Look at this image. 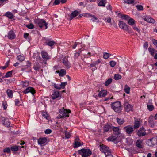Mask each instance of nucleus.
Segmentation results:
<instances>
[{
  "mask_svg": "<svg viewBox=\"0 0 157 157\" xmlns=\"http://www.w3.org/2000/svg\"><path fill=\"white\" fill-rule=\"evenodd\" d=\"M130 88L127 85L125 86L124 91L127 94H129L130 93Z\"/></svg>",
  "mask_w": 157,
  "mask_h": 157,
  "instance_id": "a19ab883",
  "label": "nucleus"
},
{
  "mask_svg": "<svg viewBox=\"0 0 157 157\" xmlns=\"http://www.w3.org/2000/svg\"><path fill=\"white\" fill-rule=\"evenodd\" d=\"M2 120L3 121V124L6 127L8 128L12 127V125H10V123L8 119L2 117Z\"/></svg>",
  "mask_w": 157,
  "mask_h": 157,
  "instance_id": "1a4fd4ad",
  "label": "nucleus"
},
{
  "mask_svg": "<svg viewBox=\"0 0 157 157\" xmlns=\"http://www.w3.org/2000/svg\"><path fill=\"white\" fill-rule=\"evenodd\" d=\"M19 147H20L18 146H13L11 147L10 148V149L12 151H16L18 150Z\"/></svg>",
  "mask_w": 157,
  "mask_h": 157,
  "instance_id": "7c9ffc66",
  "label": "nucleus"
},
{
  "mask_svg": "<svg viewBox=\"0 0 157 157\" xmlns=\"http://www.w3.org/2000/svg\"><path fill=\"white\" fill-rule=\"evenodd\" d=\"M135 23V20L132 18H130L128 20V23L130 25H134Z\"/></svg>",
  "mask_w": 157,
  "mask_h": 157,
  "instance_id": "c85d7f7f",
  "label": "nucleus"
},
{
  "mask_svg": "<svg viewBox=\"0 0 157 157\" xmlns=\"http://www.w3.org/2000/svg\"><path fill=\"white\" fill-rule=\"evenodd\" d=\"M148 49L150 53L152 56H154L155 53L157 52V50L155 49L151 48V47H149Z\"/></svg>",
  "mask_w": 157,
  "mask_h": 157,
  "instance_id": "bb28decb",
  "label": "nucleus"
},
{
  "mask_svg": "<svg viewBox=\"0 0 157 157\" xmlns=\"http://www.w3.org/2000/svg\"><path fill=\"white\" fill-rule=\"evenodd\" d=\"M5 15L10 19H12L14 17L12 13L9 12L6 13Z\"/></svg>",
  "mask_w": 157,
  "mask_h": 157,
  "instance_id": "473e14b6",
  "label": "nucleus"
},
{
  "mask_svg": "<svg viewBox=\"0 0 157 157\" xmlns=\"http://www.w3.org/2000/svg\"><path fill=\"white\" fill-rule=\"evenodd\" d=\"M117 121L118 124L120 125H121L123 124L124 122L125 121L123 119H121L117 117L116 119Z\"/></svg>",
  "mask_w": 157,
  "mask_h": 157,
  "instance_id": "cd10ccee",
  "label": "nucleus"
},
{
  "mask_svg": "<svg viewBox=\"0 0 157 157\" xmlns=\"http://www.w3.org/2000/svg\"><path fill=\"white\" fill-rule=\"evenodd\" d=\"M111 55L109 53L105 52L103 53V58L105 59H107Z\"/></svg>",
  "mask_w": 157,
  "mask_h": 157,
  "instance_id": "c03bdc74",
  "label": "nucleus"
},
{
  "mask_svg": "<svg viewBox=\"0 0 157 157\" xmlns=\"http://www.w3.org/2000/svg\"><path fill=\"white\" fill-rule=\"evenodd\" d=\"M113 109L116 112L120 113L121 110L120 102L117 101L111 104Z\"/></svg>",
  "mask_w": 157,
  "mask_h": 157,
  "instance_id": "20e7f679",
  "label": "nucleus"
},
{
  "mask_svg": "<svg viewBox=\"0 0 157 157\" xmlns=\"http://www.w3.org/2000/svg\"><path fill=\"white\" fill-rule=\"evenodd\" d=\"M148 145L150 146H153L154 145V144L153 142V138L150 139L148 141Z\"/></svg>",
  "mask_w": 157,
  "mask_h": 157,
  "instance_id": "58836bf2",
  "label": "nucleus"
},
{
  "mask_svg": "<svg viewBox=\"0 0 157 157\" xmlns=\"http://www.w3.org/2000/svg\"><path fill=\"white\" fill-rule=\"evenodd\" d=\"M124 129L125 130L126 132L128 134H131L134 131L133 128L132 126L128 125L124 128Z\"/></svg>",
  "mask_w": 157,
  "mask_h": 157,
  "instance_id": "6e6552de",
  "label": "nucleus"
},
{
  "mask_svg": "<svg viewBox=\"0 0 157 157\" xmlns=\"http://www.w3.org/2000/svg\"><path fill=\"white\" fill-rule=\"evenodd\" d=\"M62 63L64 65L65 68L68 69L71 67V64L69 62L68 59L66 57H64L62 59Z\"/></svg>",
  "mask_w": 157,
  "mask_h": 157,
  "instance_id": "0eeeda50",
  "label": "nucleus"
},
{
  "mask_svg": "<svg viewBox=\"0 0 157 157\" xmlns=\"http://www.w3.org/2000/svg\"><path fill=\"white\" fill-rule=\"evenodd\" d=\"M152 41L153 44L155 46H157V40H156L155 39H153L152 40Z\"/></svg>",
  "mask_w": 157,
  "mask_h": 157,
  "instance_id": "774afa93",
  "label": "nucleus"
},
{
  "mask_svg": "<svg viewBox=\"0 0 157 157\" xmlns=\"http://www.w3.org/2000/svg\"><path fill=\"white\" fill-rule=\"evenodd\" d=\"M148 109L150 111L153 110L154 109V107L153 105L150 104V103H148L147 105Z\"/></svg>",
  "mask_w": 157,
  "mask_h": 157,
  "instance_id": "ea45409f",
  "label": "nucleus"
},
{
  "mask_svg": "<svg viewBox=\"0 0 157 157\" xmlns=\"http://www.w3.org/2000/svg\"><path fill=\"white\" fill-rule=\"evenodd\" d=\"M137 134L139 137L143 136L147 134L146 130L144 128L142 127L138 130Z\"/></svg>",
  "mask_w": 157,
  "mask_h": 157,
  "instance_id": "423d86ee",
  "label": "nucleus"
},
{
  "mask_svg": "<svg viewBox=\"0 0 157 157\" xmlns=\"http://www.w3.org/2000/svg\"><path fill=\"white\" fill-rule=\"evenodd\" d=\"M78 152L82 157H89L92 154V151L89 149H82L78 150Z\"/></svg>",
  "mask_w": 157,
  "mask_h": 157,
  "instance_id": "f03ea898",
  "label": "nucleus"
},
{
  "mask_svg": "<svg viewBox=\"0 0 157 157\" xmlns=\"http://www.w3.org/2000/svg\"><path fill=\"white\" fill-rule=\"evenodd\" d=\"M12 72L13 71H11L8 72L5 75V77L8 78L9 77H11L12 75Z\"/></svg>",
  "mask_w": 157,
  "mask_h": 157,
  "instance_id": "09e8293b",
  "label": "nucleus"
},
{
  "mask_svg": "<svg viewBox=\"0 0 157 157\" xmlns=\"http://www.w3.org/2000/svg\"><path fill=\"white\" fill-rule=\"evenodd\" d=\"M25 59L24 57L22 56L19 55L17 57V59L21 62L24 61Z\"/></svg>",
  "mask_w": 157,
  "mask_h": 157,
  "instance_id": "4c0bfd02",
  "label": "nucleus"
},
{
  "mask_svg": "<svg viewBox=\"0 0 157 157\" xmlns=\"http://www.w3.org/2000/svg\"><path fill=\"white\" fill-rule=\"evenodd\" d=\"M40 67L41 66L38 62H36L34 64L33 68L35 70L37 71L39 70L40 68Z\"/></svg>",
  "mask_w": 157,
  "mask_h": 157,
  "instance_id": "393cba45",
  "label": "nucleus"
},
{
  "mask_svg": "<svg viewBox=\"0 0 157 157\" xmlns=\"http://www.w3.org/2000/svg\"><path fill=\"white\" fill-rule=\"evenodd\" d=\"M29 92H30L33 95L36 92L35 90L32 87H28L25 90L23 93L24 94H27Z\"/></svg>",
  "mask_w": 157,
  "mask_h": 157,
  "instance_id": "9d476101",
  "label": "nucleus"
},
{
  "mask_svg": "<svg viewBox=\"0 0 157 157\" xmlns=\"http://www.w3.org/2000/svg\"><path fill=\"white\" fill-rule=\"evenodd\" d=\"M57 73L59 74L60 76H63L66 74V71L64 69H61L60 71H57Z\"/></svg>",
  "mask_w": 157,
  "mask_h": 157,
  "instance_id": "a878e982",
  "label": "nucleus"
},
{
  "mask_svg": "<svg viewBox=\"0 0 157 157\" xmlns=\"http://www.w3.org/2000/svg\"><path fill=\"white\" fill-rule=\"evenodd\" d=\"M107 91L106 90H103L99 92L98 94V97L101 98L105 96L107 94Z\"/></svg>",
  "mask_w": 157,
  "mask_h": 157,
  "instance_id": "4468645a",
  "label": "nucleus"
},
{
  "mask_svg": "<svg viewBox=\"0 0 157 157\" xmlns=\"http://www.w3.org/2000/svg\"><path fill=\"white\" fill-rule=\"evenodd\" d=\"M59 95V94L58 91L54 92L52 95V98L54 99L57 98Z\"/></svg>",
  "mask_w": 157,
  "mask_h": 157,
  "instance_id": "b1692460",
  "label": "nucleus"
},
{
  "mask_svg": "<svg viewBox=\"0 0 157 157\" xmlns=\"http://www.w3.org/2000/svg\"><path fill=\"white\" fill-rule=\"evenodd\" d=\"M26 27L30 29H33L34 28V25L32 23L26 25Z\"/></svg>",
  "mask_w": 157,
  "mask_h": 157,
  "instance_id": "864d4df0",
  "label": "nucleus"
},
{
  "mask_svg": "<svg viewBox=\"0 0 157 157\" xmlns=\"http://www.w3.org/2000/svg\"><path fill=\"white\" fill-rule=\"evenodd\" d=\"M10 148L9 147H6L3 150V151L5 153H7L8 154H10L11 152Z\"/></svg>",
  "mask_w": 157,
  "mask_h": 157,
  "instance_id": "49530a36",
  "label": "nucleus"
},
{
  "mask_svg": "<svg viewBox=\"0 0 157 157\" xmlns=\"http://www.w3.org/2000/svg\"><path fill=\"white\" fill-rule=\"evenodd\" d=\"M106 0H102L98 4L99 6H105Z\"/></svg>",
  "mask_w": 157,
  "mask_h": 157,
  "instance_id": "c9c22d12",
  "label": "nucleus"
},
{
  "mask_svg": "<svg viewBox=\"0 0 157 157\" xmlns=\"http://www.w3.org/2000/svg\"><path fill=\"white\" fill-rule=\"evenodd\" d=\"M112 126L109 124H105L103 128V131L104 132L108 131L109 130L112 129Z\"/></svg>",
  "mask_w": 157,
  "mask_h": 157,
  "instance_id": "dca6fc26",
  "label": "nucleus"
},
{
  "mask_svg": "<svg viewBox=\"0 0 157 157\" xmlns=\"http://www.w3.org/2000/svg\"><path fill=\"white\" fill-rule=\"evenodd\" d=\"M55 42L54 41H51L48 42H45L46 44L50 46H52L55 44Z\"/></svg>",
  "mask_w": 157,
  "mask_h": 157,
  "instance_id": "f704fd0d",
  "label": "nucleus"
},
{
  "mask_svg": "<svg viewBox=\"0 0 157 157\" xmlns=\"http://www.w3.org/2000/svg\"><path fill=\"white\" fill-rule=\"evenodd\" d=\"M42 58L44 60H47L49 59V57L47 53L44 51H42L41 52Z\"/></svg>",
  "mask_w": 157,
  "mask_h": 157,
  "instance_id": "6ab92c4d",
  "label": "nucleus"
},
{
  "mask_svg": "<svg viewBox=\"0 0 157 157\" xmlns=\"http://www.w3.org/2000/svg\"><path fill=\"white\" fill-rule=\"evenodd\" d=\"M42 116L46 119L48 120V119L49 116L48 114L47 113L45 112L43 113L42 114Z\"/></svg>",
  "mask_w": 157,
  "mask_h": 157,
  "instance_id": "bf43d9fd",
  "label": "nucleus"
},
{
  "mask_svg": "<svg viewBox=\"0 0 157 157\" xmlns=\"http://www.w3.org/2000/svg\"><path fill=\"white\" fill-rule=\"evenodd\" d=\"M79 14L77 10H75L72 12L70 15V20H71L73 18L77 16Z\"/></svg>",
  "mask_w": 157,
  "mask_h": 157,
  "instance_id": "aec40b11",
  "label": "nucleus"
},
{
  "mask_svg": "<svg viewBox=\"0 0 157 157\" xmlns=\"http://www.w3.org/2000/svg\"><path fill=\"white\" fill-rule=\"evenodd\" d=\"M6 93L9 98H12L13 97V92L11 90L8 89L6 91Z\"/></svg>",
  "mask_w": 157,
  "mask_h": 157,
  "instance_id": "72a5a7b5",
  "label": "nucleus"
},
{
  "mask_svg": "<svg viewBox=\"0 0 157 157\" xmlns=\"http://www.w3.org/2000/svg\"><path fill=\"white\" fill-rule=\"evenodd\" d=\"M92 14L89 13H85L83 14V16L86 17H91Z\"/></svg>",
  "mask_w": 157,
  "mask_h": 157,
  "instance_id": "e2e57ef3",
  "label": "nucleus"
},
{
  "mask_svg": "<svg viewBox=\"0 0 157 157\" xmlns=\"http://www.w3.org/2000/svg\"><path fill=\"white\" fill-rule=\"evenodd\" d=\"M121 78V76L119 74H115L114 76V79L116 80H118Z\"/></svg>",
  "mask_w": 157,
  "mask_h": 157,
  "instance_id": "79ce46f5",
  "label": "nucleus"
},
{
  "mask_svg": "<svg viewBox=\"0 0 157 157\" xmlns=\"http://www.w3.org/2000/svg\"><path fill=\"white\" fill-rule=\"evenodd\" d=\"M124 108L126 111L129 112L130 111H132V106L128 102H126L124 104Z\"/></svg>",
  "mask_w": 157,
  "mask_h": 157,
  "instance_id": "f8f14e48",
  "label": "nucleus"
},
{
  "mask_svg": "<svg viewBox=\"0 0 157 157\" xmlns=\"http://www.w3.org/2000/svg\"><path fill=\"white\" fill-rule=\"evenodd\" d=\"M105 21L108 22V23H110L111 22V19L109 17H108L107 18H105Z\"/></svg>",
  "mask_w": 157,
  "mask_h": 157,
  "instance_id": "0e129e2a",
  "label": "nucleus"
},
{
  "mask_svg": "<svg viewBox=\"0 0 157 157\" xmlns=\"http://www.w3.org/2000/svg\"><path fill=\"white\" fill-rule=\"evenodd\" d=\"M116 64V63L115 61H111L110 62V65L111 67H114L115 66Z\"/></svg>",
  "mask_w": 157,
  "mask_h": 157,
  "instance_id": "6e6d98bb",
  "label": "nucleus"
},
{
  "mask_svg": "<svg viewBox=\"0 0 157 157\" xmlns=\"http://www.w3.org/2000/svg\"><path fill=\"white\" fill-rule=\"evenodd\" d=\"M124 1L126 3L130 4L134 3V0H124Z\"/></svg>",
  "mask_w": 157,
  "mask_h": 157,
  "instance_id": "603ef678",
  "label": "nucleus"
},
{
  "mask_svg": "<svg viewBox=\"0 0 157 157\" xmlns=\"http://www.w3.org/2000/svg\"><path fill=\"white\" fill-rule=\"evenodd\" d=\"M59 112L60 114L57 117L58 118L68 117L69 113H71V111L69 110L65 109L64 107H63L62 109H59Z\"/></svg>",
  "mask_w": 157,
  "mask_h": 157,
  "instance_id": "7ed1b4c3",
  "label": "nucleus"
},
{
  "mask_svg": "<svg viewBox=\"0 0 157 157\" xmlns=\"http://www.w3.org/2000/svg\"><path fill=\"white\" fill-rule=\"evenodd\" d=\"M8 37L10 40H13L15 38V35L14 32L13 31H10L9 32Z\"/></svg>",
  "mask_w": 157,
  "mask_h": 157,
  "instance_id": "2eb2a0df",
  "label": "nucleus"
},
{
  "mask_svg": "<svg viewBox=\"0 0 157 157\" xmlns=\"http://www.w3.org/2000/svg\"><path fill=\"white\" fill-rule=\"evenodd\" d=\"M34 22L37 26H39L41 28H44V29L47 28V24L43 19H35Z\"/></svg>",
  "mask_w": 157,
  "mask_h": 157,
  "instance_id": "f257e3e1",
  "label": "nucleus"
},
{
  "mask_svg": "<svg viewBox=\"0 0 157 157\" xmlns=\"http://www.w3.org/2000/svg\"><path fill=\"white\" fill-rule=\"evenodd\" d=\"M133 29L136 30L138 33H140V30H139V29L136 26V25H133Z\"/></svg>",
  "mask_w": 157,
  "mask_h": 157,
  "instance_id": "4d7b16f0",
  "label": "nucleus"
},
{
  "mask_svg": "<svg viewBox=\"0 0 157 157\" xmlns=\"http://www.w3.org/2000/svg\"><path fill=\"white\" fill-rule=\"evenodd\" d=\"M22 82V83L23 87H26L29 85V82H28L23 81Z\"/></svg>",
  "mask_w": 157,
  "mask_h": 157,
  "instance_id": "3c124183",
  "label": "nucleus"
},
{
  "mask_svg": "<svg viewBox=\"0 0 157 157\" xmlns=\"http://www.w3.org/2000/svg\"><path fill=\"white\" fill-rule=\"evenodd\" d=\"M121 17L122 19L126 20H128L130 18L128 15L125 14L121 15Z\"/></svg>",
  "mask_w": 157,
  "mask_h": 157,
  "instance_id": "37998d69",
  "label": "nucleus"
},
{
  "mask_svg": "<svg viewBox=\"0 0 157 157\" xmlns=\"http://www.w3.org/2000/svg\"><path fill=\"white\" fill-rule=\"evenodd\" d=\"M52 132V131L50 129H48L45 131V133L46 134H49L50 133Z\"/></svg>",
  "mask_w": 157,
  "mask_h": 157,
  "instance_id": "69168bd1",
  "label": "nucleus"
},
{
  "mask_svg": "<svg viewBox=\"0 0 157 157\" xmlns=\"http://www.w3.org/2000/svg\"><path fill=\"white\" fill-rule=\"evenodd\" d=\"M74 147L76 148L80 146L81 145V144L78 141H75L74 144Z\"/></svg>",
  "mask_w": 157,
  "mask_h": 157,
  "instance_id": "e433bc0d",
  "label": "nucleus"
},
{
  "mask_svg": "<svg viewBox=\"0 0 157 157\" xmlns=\"http://www.w3.org/2000/svg\"><path fill=\"white\" fill-rule=\"evenodd\" d=\"M140 123L138 121H135L134 122V124L133 128L134 129H137L140 126Z\"/></svg>",
  "mask_w": 157,
  "mask_h": 157,
  "instance_id": "c756f323",
  "label": "nucleus"
},
{
  "mask_svg": "<svg viewBox=\"0 0 157 157\" xmlns=\"http://www.w3.org/2000/svg\"><path fill=\"white\" fill-rule=\"evenodd\" d=\"M91 17H92V18L91 19V20L93 22H95L96 21H97V22H98L99 21V20L95 16L92 15Z\"/></svg>",
  "mask_w": 157,
  "mask_h": 157,
  "instance_id": "a18cd8bd",
  "label": "nucleus"
},
{
  "mask_svg": "<svg viewBox=\"0 0 157 157\" xmlns=\"http://www.w3.org/2000/svg\"><path fill=\"white\" fill-rule=\"evenodd\" d=\"M67 84V82H62L61 83L60 86H61V88L62 87L63 88H64L65 86Z\"/></svg>",
  "mask_w": 157,
  "mask_h": 157,
  "instance_id": "680f3d73",
  "label": "nucleus"
},
{
  "mask_svg": "<svg viewBox=\"0 0 157 157\" xmlns=\"http://www.w3.org/2000/svg\"><path fill=\"white\" fill-rule=\"evenodd\" d=\"M47 141V139L45 138H40L38 140L39 144L42 145Z\"/></svg>",
  "mask_w": 157,
  "mask_h": 157,
  "instance_id": "4be33fe9",
  "label": "nucleus"
},
{
  "mask_svg": "<svg viewBox=\"0 0 157 157\" xmlns=\"http://www.w3.org/2000/svg\"><path fill=\"white\" fill-rule=\"evenodd\" d=\"M2 105L4 109L6 110L7 106V104L6 101H3L2 102Z\"/></svg>",
  "mask_w": 157,
  "mask_h": 157,
  "instance_id": "de8ad7c7",
  "label": "nucleus"
},
{
  "mask_svg": "<svg viewBox=\"0 0 157 157\" xmlns=\"http://www.w3.org/2000/svg\"><path fill=\"white\" fill-rule=\"evenodd\" d=\"M114 133L116 135H118L120 134V129L118 127L112 126V129Z\"/></svg>",
  "mask_w": 157,
  "mask_h": 157,
  "instance_id": "f3484780",
  "label": "nucleus"
},
{
  "mask_svg": "<svg viewBox=\"0 0 157 157\" xmlns=\"http://www.w3.org/2000/svg\"><path fill=\"white\" fill-rule=\"evenodd\" d=\"M87 55H89V56H87V55H84V58H82V59L83 60L84 62L86 63H88L89 62V61L88 60L87 58H90V57L91 56H92L91 54L89 52H88L87 53Z\"/></svg>",
  "mask_w": 157,
  "mask_h": 157,
  "instance_id": "a211bd4d",
  "label": "nucleus"
},
{
  "mask_svg": "<svg viewBox=\"0 0 157 157\" xmlns=\"http://www.w3.org/2000/svg\"><path fill=\"white\" fill-rule=\"evenodd\" d=\"M144 19V21L148 23L153 24L155 22V20L149 16H146Z\"/></svg>",
  "mask_w": 157,
  "mask_h": 157,
  "instance_id": "ddd939ff",
  "label": "nucleus"
},
{
  "mask_svg": "<svg viewBox=\"0 0 157 157\" xmlns=\"http://www.w3.org/2000/svg\"><path fill=\"white\" fill-rule=\"evenodd\" d=\"M119 25L121 29L124 30H127L128 29V27L126 24L122 21L119 22Z\"/></svg>",
  "mask_w": 157,
  "mask_h": 157,
  "instance_id": "9b49d317",
  "label": "nucleus"
},
{
  "mask_svg": "<svg viewBox=\"0 0 157 157\" xmlns=\"http://www.w3.org/2000/svg\"><path fill=\"white\" fill-rule=\"evenodd\" d=\"M153 118V116H150L148 121L149 125L152 127H154L155 125V123L154 122V121H153V120H151V119H152Z\"/></svg>",
  "mask_w": 157,
  "mask_h": 157,
  "instance_id": "412c9836",
  "label": "nucleus"
},
{
  "mask_svg": "<svg viewBox=\"0 0 157 157\" xmlns=\"http://www.w3.org/2000/svg\"><path fill=\"white\" fill-rule=\"evenodd\" d=\"M142 140L140 139L138 140L136 142V145L137 147L139 148H142L143 147V146L142 144Z\"/></svg>",
  "mask_w": 157,
  "mask_h": 157,
  "instance_id": "5701e85b",
  "label": "nucleus"
},
{
  "mask_svg": "<svg viewBox=\"0 0 157 157\" xmlns=\"http://www.w3.org/2000/svg\"><path fill=\"white\" fill-rule=\"evenodd\" d=\"M100 150L101 152L105 153V155H106V154L108 153L109 154V152H111L109 151V148L103 144L100 145Z\"/></svg>",
  "mask_w": 157,
  "mask_h": 157,
  "instance_id": "39448f33",
  "label": "nucleus"
},
{
  "mask_svg": "<svg viewBox=\"0 0 157 157\" xmlns=\"http://www.w3.org/2000/svg\"><path fill=\"white\" fill-rule=\"evenodd\" d=\"M117 137L114 136H111L109 137L107 140L109 141H116Z\"/></svg>",
  "mask_w": 157,
  "mask_h": 157,
  "instance_id": "2f4dec72",
  "label": "nucleus"
},
{
  "mask_svg": "<svg viewBox=\"0 0 157 157\" xmlns=\"http://www.w3.org/2000/svg\"><path fill=\"white\" fill-rule=\"evenodd\" d=\"M53 86H54L55 88L58 89H60L61 88V86L60 85H58L55 83H54Z\"/></svg>",
  "mask_w": 157,
  "mask_h": 157,
  "instance_id": "13d9d810",
  "label": "nucleus"
},
{
  "mask_svg": "<svg viewBox=\"0 0 157 157\" xmlns=\"http://www.w3.org/2000/svg\"><path fill=\"white\" fill-rule=\"evenodd\" d=\"M65 136L67 138H69L70 137L71 135L70 133L67 132V131H65Z\"/></svg>",
  "mask_w": 157,
  "mask_h": 157,
  "instance_id": "052dcab7",
  "label": "nucleus"
},
{
  "mask_svg": "<svg viewBox=\"0 0 157 157\" xmlns=\"http://www.w3.org/2000/svg\"><path fill=\"white\" fill-rule=\"evenodd\" d=\"M112 80L111 78H110L108 79L105 82V86H108L112 82Z\"/></svg>",
  "mask_w": 157,
  "mask_h": 157,
  "instance_id": "8fccbe9b",
  "label": "nucleus"
},
{
  "mask_svg": "<svg viewBox=\"0 0 157 157\" xmlns=\"http://www.w3.org/2000/svg\"><path fill=\"white\" fill-rule=\"evenodd\" d=\"M137 9L139 11H142L143 10V6L140 5H137L136 6Z\"/></svg>",
  "mask_w": 157,
  "mask_h": 157,
  "instance_id": "5fc2aeb1",
  "label": "nucleus"
},
{
  "mask_svg": "<svg viewBox=\"0 0 157 157\" xmlns=\"http://www.w3.org/2000/svg\"><path fill=\"white\" fill-rule=\"evenodd\" d=\"M106 155H105V157H113V156L111 154V152H109V154H106Z\"/></svg>",
  "mask_w": 157,
  "mask_h": 157,
  "instance_id": "338daca9",
  "label": "nucleus"
}]
</instances>
